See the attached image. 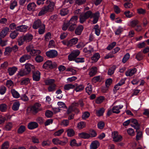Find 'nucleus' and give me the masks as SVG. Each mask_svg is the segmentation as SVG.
<instances>
[{"label":"nucleus","instance_id":"nucleus-1","mask_svg":"<svg viewBox=\"0 0 149 149\" xmlns=\"http://www.w3.org/2000/svg\"><path fill=\"white\" fill-rule=\"evenodd\" d=\"M92 13L91 11L88 10L81 14L80 16V22L83 23L89 17L91 18Z\"/></svg>","mask_w":149,"mask_h":149},{"label":"nucleus","instance_id":"nucleus-2","mask_svg":"<svg viewBox=\"0 0 149 149\" xmlns=\"http://www.w3.org/2000/svg\"><path fill=\"white\" fill-rule=\"evenodd\" d=\"M41 104L38 103H35L31 108V112L33 114L37 113L38 112L42 111L43 109L41 107Z\"/></svg>","mask_w":149,"mask_h":149},{"label":"nucleus","instance_id":"nucleus-3","mask_svg":"<svg viewBox=\"0 0 149 149\" xmlns=\"http://www.w3.org/2000/svg\"><path fill=\"white\" fill-rule=\"evenodd\" d=\"M80 53V52L79 50L76 49L73 50L68 56L69 60L70 61L74 60V59L78 56Z\"/></svg>","mask_w":149,"mask_h":149},{"label":"nucleus","instance_id":"nucleus-4","mask_svg":"<svg viewBox=\"0 0 149 149\" xmlns=\"http://www.w3.org/2000/svg\"><path fill=\"white\" fill-rule=\"evenodd\" d=\"M113 141L115 142H120L122 141L123 139L122 136L118 134L117 131H114L112 133Z\"/></svg>","mask_w":149,"mask_h":149},{"label":"nucleus","instance_id":"nucleus-5","mask_svg":"<svg viewBox=\"0 0 149 149\" xmlns=\"http://www.w3.org/2000/svg\"><path fill=\"white\" fill-rule=\"evenodd\" d=\"M68 141V140L67 138H65V141H62L60 140L58 138H54L52 139V142L55 145H63L66 144Z\"/></svg>","mask_w":149,"mask_h":149},{"label":"nucleus","instance_id":"nucleus-6","mask_svg":"<svg viewBox=\"0 0 149 149\" xmlns=\"http://www.w3.org/2000/svg\"><path fill=\"white\" fill-rule=\"evenodd\" d=\"M100 16V13L99 11L92 13L91 18H93L92 22L93 24H96L98 22Z\"/></svg>","mask_w":149,"mask_h":149},{"label":"nucleus","instance_id":"nucleus-7","mask_svg":"<svg viewBox=\"0 0 149 149\" xmlns=\"http://www.w3.org/2000/svg\"><path fill=\"white\" fill-rule=\"evenodd\" d=\"M46 54L47 57L50 58H53L57 56L58 53L56 51L52 50L46 52Z\"/></svg>","mask_w":149,"mask_h":149},{"label":"nucleus","instance_id":"nucleus-8","mask_svg":"<svg viewBox=\"0 0 149 149\" xmlns=\"http://www.w3.org/2000/svg\"><path fill=\"white\" fill-rule=\"evenodd\" d=\"M28 28L29 26L26 25H20L17 27L16 31L20 32H25L27 31Z\"/></svg>","mask_w":149,"mask_h":149},{"label":"nucleus","instance_id":"nucleus-9","mask_svg":"<svg viewBox=\"0 0 149 149\" xmlns=\"http://www.w3.org/2000/svg\"><path fill=\"white\" fill-rule=\"evenodd\" d=\"M130 123L131 126L136 129V131L137 132V130L139 128V126L137 120L135 119H130Z\"/></svg>","mask_w":149,"mask_h":149},{"label":"nucleus","instance_id":"nucleus-10","mask_svg":"<svg viewBox=\"0 0 149 149\" xmlns=\"http://www.w3.org/2000/svg\"><path fill=\"white\" fill-rule=\"evenodd\" d=\"M40 73L38 71H35L33 72V80L39 81L40 79Z\"/></svg>","mask_w":149,"mask_h":149},{"label":"nucleus","instance_id":"nucleus-11","mask_svg":"<svg viewBox=\"0 0 149 149\" xmlns=\"http://www.w3.org/2000/svg\"><path fill=\"white\" fill-rule=\"evenodd\" d=\"M36 6V5L35 3H30L27 6V9L29 11H34L35 10Z\"/></svg>","mask_w":149,"mask_h":149},{"label":"nucleus","instance_id":"nucleus-12","mask_svg":"<svg viewBox=\"0 0 149 149\" xmlns=\"http://www.w3.org/2000/svg\"><path fill=\"white\" fill-rule=\"evenodd\" d=\"M42 24H42L41 20L38 19L34 22L32 27L34 29H37L40 27Z\"/></svg>","mask_w":149,"mask_h":149},{"label":"nucleus","instance_id":"nucleus-13","mask_svg":"<svg viewBox=\"0 0 149 149\" xmlns=\"http://www.w3.org/2000/svg\"><path fill=\"white\" fill-rule=\"evenodd\" d=\"M97 69L96 67H93L90 70L88 74L90 77H92L94 76L96 74Z\"/></svg>","mask_w":149,"mask_h":149},{"label":"nucleus","instance_id":"nucleus-14","mask_svg":"<svg viewBox=\"0 0 149 149\" xmlns=\"http://www.w3.org/2000/svg\"><path fill=\"white\" fill-rule=\"evenodd\" d=\"M43 68L47 69L52 68H53L52 61L49 60L46 61L43 65Z\"/></svg>","mask_w":149,"mask_h":149},{"label":"nucleus","instance_id":"nucleus-15","mask_svg":"<svg viewBox=\"0 0 149 149\" xmlns=\"http://www.w3.org/2000/svg\"><path fill=\"white\" fill-rule=\"evenodd\" d=\"M123 107L122 105H120L118 106H114L112 108L113 112L116 113H120V110L122 109Z\"/></svg>","mask_w":149,"mask_h":149},{"label":"nucleus","instance_id":"nucleus-16","mask_svg":"<svg viewBox=\"0 0 149 149\" xmlns=\"http://www.w3.org/2000/svg\"><path fill=\"white\" fill-rule=\"evenodd\" d=\"M100 145V143L98 141L95 140L93 141L90 145V149H96Z\"/></svg>","mask_w":149,"mask_h":149},{"label":"nucleus","instance_id":"nucleus-17","mask_svg":"<svg viewBox=\"0 0 149 149\" xmlns=\"http://www.w3.org/2000/svg\"><path fill=\"white\" fill-rule=\"evenodd\" d=\"M47 6H45L48 12H52L53 11L54 7V3H51L50 4H47Z\"/></svg>","mask_w":149,"mask_h":149},{"label":"nucleus","instance_id":"nucleus-18","mask_svg":"<svg viewBox=\"0 0 149 149\" xmlns=\"http://www.w3.org/2000/svg\"><path fill=\"white\" fill-rule=\"evenodd\" d=\"M38 123L35 122H32L29 123L28 128L30 130H33L37 128L38 127Z\"/></svg>","mask_w":149,"mask_h":149},{"label":"nucleus","instance_id":"nucleus-19","mask_svg":"<svg viewBox=\"0 0 149 149\" xmlns=\"http://www.w3.org/2000/svg\"><path fill=\"white\" fill-rule=\"evenodd\" d=\"M136 71L137 70L135 68L129 69L126 72L125 75L127 76H132L135 74Z\"/></svg>","mask_w":149,"mask_h":149},{"label":"nucleus","instance_id":"nucleus-20","mask_svg":"<svg viewBox=\"0 0 149 149\" xmlns=\"http://www.w3.org/2000/svg\"><path fill=\"white\" fill-rule=\"evenodd\" d=\"M9 31V28L8 27H5L1 31L0 33V37L4 38L7 34Z\"/></svg>","mask_w":149,"mask_h":149},{"label":"nucleus","instance_id":"nucleus-21","mask_svg":"<svg viewBox=\"0 0 149 149\" xmlns=\"http://www.w3.org/2000/svg\"><path fill=\"white\" fill-rule=\"evenodd\" d=\"M78 39L77 38H73L69 40V45L70 47L76 45L78 42Z\"/></svg>","mask_w":149,"mask_h":149},{"label":"nucleus","instance_id":"nucleus-22","mask_svg":"<svg viewBox=\"0 0 149 149\" xmlns=\"http://www.w3.org/2000/svg\"><path fill=\"white\" fill-rule=\"evenodd\" d=\"M83 29L84 27L81 25L78 26L75 30V34L77 35H81Z\"/></svg>","mask_w":149,"mask_h":149},{"label":"nucleus","instance_id":"nucleus-23","mask_svg":"<svg viewBox=\"0 0 149 149\" xmlns=\"http://www.w3.org/2000/svg\"><path fill=\"white\" fill-rule=\"evenodd\" d=\"M139 21L136 19L130 20L129 23V25L132 27H134L139 23Z\"/></svg>","mask_w":149,"mask_h":149},{"label":"nucleus","instance_id":"nucleus-24","mask_svg":"<svg viewBox=\"0 0 149 149\" xmlns=\"http://www.w3.org/2000/svg\"><path fill=\"white\" fill-rule=\"evenodd\" d=\"M31 58L30 56L28 54H24L22 56L19 58V61L20 63H22L26 61V60L29 59Z\"/></svg>","mask_w":149,"mask_h":149},{"label":"nucleus","instance_id":"nucleus-25","mask_svg":"<svg viewBox=\"0 0 149 149\" xmlns=\"http://www.w3.org/2000/svg\"><path fill=\"white\" fill-rule=\"evenodd\" d=\"M135 58L138 61H140L142 60L144 56L143 53L141 52H139L135 54Z\"/></svg>","mask_w":149,"mask_h":149},{"label":"nucleus","instance_id":"nucleus-26","mask_svg":"<svg viewBox=\"0 0 149 149\" xmlns=\"http://www.w3.org/2000/svg\"><path fill=\"white\" fill-rule=\"evenodd\" d=\"M17 70V68L15 67L9 68L8 69V71L9 75L12 76L14 74Z\"/></svg>","mask_w":149,"mask_h":149},{"label":"nucleus","instance_id":"nucleus-27","mask_svg":"<svg viewBox=\"0 0 149 149\" xmlns=\"http://www.w3.org/2000/svg\"><path fill=\"white\" fill-rule=\"evenodd\" d=\"M70 145L72 147H78L81 146V143H77L75 139H73L71 141Z\"/></svg>","mask_w":149,"mask_h":149},{"label":"nucleus","instance_id":"nucleus-28","mask_svg":"<svg viewBox=\"0 0 149 149\" xmlns=\"http://www.w3.org/2000/svg\"><path fill=\"white\" fill-rule=\"evenodd\" d=\"M25 42H29L31 41L33 38V36L31 34L27 33L24 36Z\"/></svg>","mask_w":149,"mask_h":149},{"label":"nucleus","instance_id":"nucleus-29","mask_svg":"<svg viewBox=\"0 0 149 149\" xmlns=\"http://www.w3.org/2000/svg\"><path fill=\"white\" fill-rule=\"evenodd\" d=\"M25 68L26 69L27 72H29V73L31 71V69L34 68V66L31 64L29 63H27L25 64Z\"/></svg>","mask_w":149,"mask_h":149},{"label":"nucleus","instance_id":"nucleus-30","mask_svg":"<svg viewBox=\"0 0 149 149\" xmlns=\"http://www.w3.org/2000/svg\"><path fill=\"white\" fill-rule=\"evenodd\" d=\"M44 82L46 85L50 86L55 84V80L53 79H49L45 80Z\"/></svg>","mask_w":149,"mask_h":149},{"label":"nucleus","instance_id":"nucleus-31","mask_svg":"<svg viewBox=\"0 0 149 149\" xmlns=\"http://www.w3.org/2000/svg\"><path fill=\"white\" fill-rule=\"evenodd\" d=\"M74 87L75 86L74 85L70 84H68L64 86V90L68 91L73 89Z\"/></svg>","mask_w":149,"mask_h":149},{"label":"nucleus","instance_id":"nucleus-32","mask_svg":"<svg viewBox=\"0 0 149 149\" xmlns=\"http://www.w3.org/2000/svg\"><path fill=\"white\" fill-rule=\"evenodd\" d=\"M41 53V51L38 49H33L31 50L30 52V54L32 56H35L40 54Z\"/></svg>","mask_w":149,"mask_h":149},{"label":"nucleus","instance_id":"nucleus-33","mask_svg":"<svg viewBox=\"0 0 149 149\" xmlns=\"http://www.w3.org/2000/svg\"><path fill=\"white\" fill-rule=\"evenodd\" d=\"M100 57V54L99 53H95L91 57V60L94 62H97Z\"/></svg>","mask_w":149,"mask_h":149},{"label":"nucleus","instance_id":"nucleus-34","mask_svg":"<svg viewBox=\"0 0 149 149\" xmlns=\"http://www.w3.org/2000/svg\"><path fill=\"white\" fill-rule=\"evenodd\" d=\"M48 12L46 7L44 6L42 8L40 11L39 12L38 15L41 16Z\"/></svg>","mask_w":149,"mask_h":149},{"label":"nucleus","instance_id":"nucleus-35","mask_svg":"<svg viewBox=\"0 0 149 149\" xmlns=\"http://www.w3.org/2000/svg\"><path fill=\"white\" fill-rule=\"evenodd\" d=\"M86 123L83 121H81L78 123L77 125V127L79 129H81L85 127Z\"/></svg>","mask_w":149,"mask_h":149},{"label":"nucleus","instance_id":"nucleus-36","mask_svg":"<svg viewBox=\"0 0 149 149\" xmlns=\"http://www.w3.org/2000/svg\"><path fill=\"white\" fill-rule=\"evenodd\" d=\"M11 92L14 98H17L19 97L20 94L14 89L11 90Z\"/></svg>","mask_w":149,"mask_h":149},{"label":"nucleus","instance_id":"nucleus-37","mask_svg":"<svg viewBox=\"0 0 149 149\" xmlns=\"http://www.w3.org/2000/svg\"><path fill=\"white\" fill-rule=\"evenodd\" d=\"M79 136L81 138L87 139L89 138L90 135L85 132H82L79 134Z\"/></svg>","mask_w":149,"mask_h":149},{"label":"nucleus","instance_id":"nucleus-38","mask_svg":"<svg viewBox=\"0 0 149 149\" xmlns=\"http://www.w3.org/2000/svg\"><path fill=\"white\" fill-rule=\"evenodd\" d=\"M68 136L69 137L73 136L74 134V132L72 129L70 128L67 130Z\"/></svg>","mask_w":149,"mask_h":149},{"label":"nucleus","instance_id":"nucleus-39","mask_svg":"<svg viewBox=\"0 0 149 149\" xmlns=\"http://www.w3.org/2000/svg\"><path fill=\"white\" fill-rule=\"evenodd\" d=\"M19 105L20 104L19 102L17 101L15 102L13 104L12 109L14 110H17L19 109Z\"/></svg>","mask_w":149,"mask_h":149},{"label":"nucleus","instance_id":"nucleus-40","mask_svg":"<svg viewBox=\"0 0 149 149\" xmlns=\"http://www.w3.org/2000/svg\"><path fill=\"white\" fill-rule=\"evenodd\" d=\"M45 24H42L39 28L38 30V33L40 34H42L45 32Z\"/></svg>","mask_w":149,"mask_h":149},{"label":"nucleus","instance_id":"nucleus-41","mask_svg":"<svg viewBox=\"0 0 149 149\" xmlns=\"http://www.w3.org/2000/svg\"><path fill=\"white\" fill-rule=\"evenodd\" d=\"M56 85L55 84L49 86L48 88V91L49 92H54L56 90Z\"/></svg>","mask_w":149,"mask_h":149},{"label":"nucleus","instance_id":"nucleus-42","mask_svg":"<svg viewBox=\"0 0 149 149\" xmlns=\"http://www.w3.org/2000/svg\"><path fill=\"white\" fill-rule=\"evenodd\" d=\"M78 17L76 16H74L72 17L70 19L69 22L70 24H73L77 22Z\"/></svg>","mask_w":149,"mask_h":149},{"label":"nucleus","instance_id":"nucleus-43","mask_svg":"<svg viewBox=\"0 0 149 149\" xmlns=\"http://www.w3.org/2000/svg\"><path fill=\"white\" fill-rule=\"evenodd\" d=\"M26 130L25 127L24 125L19 126L17 130V132L19 134H21L25 131Z\"/></svg>","mask_w":149,"mask_h":149},{"label":"nucleus","instance_id":"nucleus-44","mask_svg":"<svg viewBox=\"0 0 149 149\" xmlns=\"http://www.w3.org/2000/svg\"><path fill=\"white\" fill-rule=\"evenodd\" d=\"M93 51V48L91 46H89L88 47H85L83 51L85 53H91V52Z\"/></svg>","mask_w":149,"mask_h":149},{"label":"nucleus","instance_id":"nucleus-45","mask_svg":"<svg viewBox=\"0 0 149 149\" xmlns=\"http://www.w3.org/2000/svg\"><path fill=\"white\" fill-rule=\"evenodd\" d=\"M124 14L126 17L127 18H130L134 16L133 13L132 12H130L129 10L125 11Z\"/></svg>","mask_w":149,"mask_h":149},{"label":"nucleus","instance_id":"nucleus-46","mask_svg":"<svg viewBox=\"0 0 149 149\" xmlns=\"http://www.w3.org/2000/svg\"><path fill=\"white\" fill-rule=\"evenodd\" d=\"M94 29L95 30V33L97 36H99L100 35V28L99 27V26L97 24L96 25Z\"/></svg>","mask_w":149,"mask_h":149},{"label":"nucleus","instance_id":"nucleus-47","mask_svg":"<svg viewBox=\"0 0 149 149\" xmlns=\"http://www.w3.org/2000/svg\"><path fill=\"white\" fill-rule=\"evenodd\" d=\"M43 57L39 55H37L35 58V60L37 63H40L43 61Z\"/></svg>","mask_w":149,"mask_h":149},{"label":"nucleus","instance_id":"nucleus-48","mask_svg":"<svg viewBox=\"0 0 149 149\" xmlns=\"http://www.w3.org/2000/svg\"><path fill=\"white\" fill-rule=\"evenodd\" d=\"M69 121L68 120L65 119L61 122L60 125L63 127H67L69 125Z\"/></svg>","mask_w":149,"mask_h":149},{"label":"nucleus","instance_id":"nucleus-49","mask_svg":"<svg viewBox=\"0 0 149 149\" xmlns=\"http://www.w3.org/2000/svg\"><path fill=\"white\" fill-rule=\"evenodd\" d=\"M18 33L15 31H12L10 34V36L12 39L15 38L17 36Z\"/></svg>","mask_w":149,"mask_h":149},{"label":"nucleus","instance_id":"nucleus-50","mask_svg":"<svg viewBox=\"0 0 149 149\" xmlns=\"http://www.w3.org/2000/svg\"><path fill=\"white\" fill-rule=\"evenodd\" d=\"M69 10L67 8L63 9L61 10L60 14L62 16H65L69 13Z\"/></svg>","mask_w":149,"mask_h":149},{"label":"nucleus","instance_id":"nucleus-51","mask_svg":"<svg viewBox=\"0 0 149 149\" xmlns=\"http://www.w3.org/2000/svg\"><path fill=\"white\" fill-rule=\"evenodd\" d=\"M6 85L8 87L11 88L14 86V83L12 80H8L6 81Z\"/></svg>","mask_w":149,"mask_h":149},{"label":"nucleus","instance_id":"nucleus-52","mask_svg":"<svg viewBox=\"0 0 149 149\" xmlns=\"http://www.w3.org/2000/svg\"><path fill=\"white\" fill-rule=\"evenodd\" d=\"M31 139L32 142L34 143H40L39 139L36 136H32Z\"/></svg>","mask_w":149,"mask_h":149},{"label":"nucleus","instance_id":"nucleus-53","mask_svg":"<svg viewBox=\"0 0 149 149\" xmlns=\"http://www.w3.org/2000/svg\"><path fill=\"white\" fill-rule=\"evenodd\" d=\"M116 68V66L113 65L111 68L109 69L108 72V75H111L112 74L114 73Z\"/></svg>","mask_w":149,"mask_h":149},{"label":"nucleus","instance_id":"nucleus-54","mask_svg":"<svg viewBox=\"0 0 149 149\" xmlns=\"http://www.w3.org/2000/svg\"><path fill=\"white\" fill-rule=\"evenodd\" d=\"M12 51L11 47H8L6 48L4 54L5 55L9 54Z\"/></svg>","mask_w":149,"mask_h":149},{"label":"nucleus","instance_id":"nucleus-55","mask_svg":"<svg viewBox=\"0 0 149 149\" xmlns=\"http://www.w3.org/2000/svg\"><path fill=\"white\" fill-rule=\"evenodd\" d=\"M25 40L24 36L20 37L18 40V44L19 46H21L23 44Z\"/></svg>","mask_w":149,"mask_h":149},{"label":"nucleus","instance_id":"nucleus-56","mask_svg":"<svg viewBox=\"0 0 149 149\" xmlns=\"http://www.w3.org/2000/svg\"><path fill=\"white\" fill-rule=\"evenodd\" d=\"M70 25V23H69L68 21H67L64 22L63 25L62 27V29L64 31L66 30Z\"/></svg>","mask_w":149,"mask_h":149},{"label":"nucleus","instance_id":"nucleus-57","mask_svg":"<svg viewBox=\"0 0 149 149\" xmlns=\"http://www.w3.org/2000/svg\"><path fill=\"white\" fill-rule=\"evenodd\" d=\"M7 108V105L5 104H2L0 105V110L2 112L5 111Z\"/></svg>","mask_w":149,"mask_h":149},{"label":"nucleus","instance_id":"nucleus-58","mask_svg":"<svg viewBox=\"0 0 149 149\" xmlns=\"http://www.w3.org/2000/svg\"><path fill=\"white\" fill-rule=\"evenodd\" d=\"M90 115V113L88 111L84 112L82 116V118L83 120H86L88 118Z\"/></svg>","mask_w":149,"mask_h":149},{"label":"nucleus","instance_id":"nucleus-59","mask_svg":"<svg viewBox=\"0 0 149 149\" xmlns=\"http://www.w3.org/2000/svg\"><path fill=\"white\" fill-rule=\"evenodd\" d=\"M86 92L88 94H90L92 91V86L88 84V86H87L86 88Z\"/></svg>","mask_w":149,"mask_h":149},{"label":"nucleus","instance_id":"nucleus-60","mask_svg":"<svg viewBox=\"0 0 149 149\" xmlns=\"http://www.w3.org/2000/svg\"><path fill=\"white\" fill-rule=\"evenodd\" d=\"M130 55L129 53H126L122 59V62L123 63H125L129 58Z\"/></svg>","mask_w":149,"mask_h":149},{"label":"nucleus","instance_id":"nucleus-61","mask_svg":"<svg viewBox=\"0 0 149 149\" xmlns=\"http://www.w3.org/2000/svg\"><path fill=\"white\" fill-rule=\"evenodd\" d=\"M9 146V143L8 141L4 142L1 146V149H7Z\"/></svg>","mask_w":149,"mask_h":149},{"label":"nucleus","instance_id":"nucleus-62","mask_svg":"<svg viewBox=\"0 0 149 149\" xmlns=\"http://www.w3.org/2000/svg\"><path fill=\"white\" fill-rule=\"evenodd\" d=\"M104 111V109L103 108H100L99 110H97L96 113L97 115L98 116H102Z\"/></svg>","mask_w":149,"mask_h":149},{"label":"nucleus","instance_id":"nucleus-63","mask_svg":"<svg viewBox=\"0 0 149 149\" xmlns=\"http://www.w3.org/2000/svg\"><path fill=\"white\" fill-rule=\"evenodd\" d=\"M64 131L63 129H60L55 132L54 133V135L56 136H59Z\"/></svg>","mask_w":149,"mask_h":149},{"label":"nucleus","instance_id":"nucleus-64","mask_svg":"<svg viewBox=\"0 0 149 149\" xmlns=\"http://www.w3.org/2000/svg\"><path fill=\"white\" fill-rule=\"evenodd\" d=\"M13 126V124L11 122H9L6 124V125L5 129L6 130H10Z\"/></svg>","mask_w":149,"mask_h":149}]
</instances>
